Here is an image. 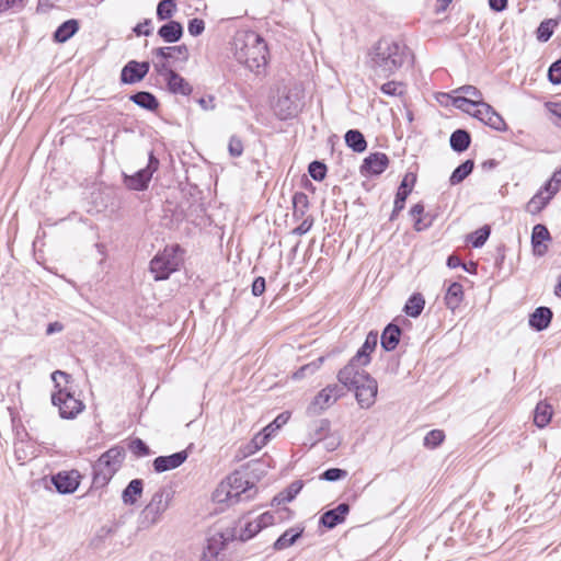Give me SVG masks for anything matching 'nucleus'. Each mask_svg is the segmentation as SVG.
<instances>
[{
    "mask_svg": "<svg viewBox=\"0 0 561 561\" xmlns=\"http://www.w3.org/2000/svg\"><path fill=\"white\" fill-rule=\"evenodd\" d=\"M176 11V3L173 0H161L157 5V18L160 21L170 20Z\"/></svg>",
    "mask_w": 561,
    "mask_h": 561,
    "instance_id": "ea45409f",
    "label": "nucleus"
},
{
    "mask_svg": "<svg viewBox=\"0 0 561 561\" xmlns=\"http://www.w3.org/2000/svg\"><path fill=\"white\" fill-rule=\"evenodd\" d=\"M389 165V158L383 152H374L367 156L360 165L363 176L380 175Z\"/></svg>",
    "mask_w": 561,
    "mask_h": 561,
    "instance_id": "f8f14e48",
    "label": "nucleus"
},
{
    "mask_svg": "<svg viewBox=\"0 0 561 561\" xmlns=\"http://www.w3.org/2000/svg\"><path fill=\"white\" fill-rule=\"evenodd\" d=\"M337 379L344 387L355 391L360 408L369 409L375 403L377 381L364 369H353L352 365H345L339 371Z\"/></svg>",
    "mask_w": 561,
    "mask_h": 561,
    "instance_id": "7ed1b4c3",
    "label": "nucleus"
},
{
    "mask_svg": "<svg viewBox=\"0 0 561 561\" xmlns=\"http://www.w3.org/2000/svg\"><path fill=\"white\" fill-rule=\"evenodd\" d=\"M80 474L78 471H62L51 477V482L61 494L73 493L79 486Z\"/></svg>",
    "mask_w": 561,
    "mask_h": 561,
    "instance_id": "ddd939ff",
    "label": "nucleus"
},
{
    "mask_svg": "<svg viewBox=\"0 0 561 561\" xmlns=\"http://www.w3.org/2000/svg\"><path fill=\"white\" fill-rule=\"evenodd\" d=\"M491 229L489 226L476 230L470 234L469 241L473 248H481L488 240Z\"/></svg>",
    "mask_w": 561,
    "mask_h": 561,
    "instance_id": "a19ab883",
    "label": "nucleus"
},
{
    "mask_svg": "<svg viewBox=\"0 0 561 561\" xmlns=\"http://www.w3.org/2000/svg\"><path fill=\"white\" fill-rule=\"evenodd\" d=\"M170 501L171 492L164 488L159 489L140 513L141 526L148 528L157 524L168 510Z\"/></svg>",
    "mask_w": 561,
    "mask_h": 561,
    "instance_id": "6e6552de",
    "label": "nucleus"
},
{
    "mask_svg": "<svg viewBox=\"0 0 561 561\" xmlns=\"http://www.w3.org/2000/svg\"><path fill=\"white\" fill-rule=\"evenodd\" d=\"M560 190V183L554 182L553 180H549L546 182L543 187L540 190L546 193L547 196H550V199L559 192Z\"/></svg>",
    "mask_w": 561,
    "mask_h": 561,
    "instance_id": "e2e57ef3",
    "label": "nucleus"
},
{
    "mask_svg": "<svg viewBox=\"0 0 561 561\" xmlns=\"http://www.w3.org/2000/svg\"><path fill=\"white\" fill-rule=\"evenodd\" d=\"M302 486L304 483L300 480L291 482L283 492L278 493L273 499V502H276L277 504L291 502L299 494Z\"/></svg>",
    "mask_w": 561,
    "mask_h": 561,
    "instance_id": "473e14b6",
    "label": "nucleus"
},
{
    "mask_svg": "<svg viewBox=\"0 0 561 561\" xmlns=\"http://www.w3.org/2000/svg\"><path fill=\"white\" fill-rule=\"evenodd\" d=\"M414 181H415V178L413 176L411 184H409L408 175H405V178L402 180L400 186L398 187L394 203H393V204H396L397 210H402L404 208L405 201H407L408 196L410 195V193L412 192Z\"/></svg>",
    "mask_w": 561,
    "mask_h": 561,
    "instance_id": "f704fd0d",
    "label": "nucleus"
},
{
    "mask_svg": "<svg viewBox=\"0 0 561 561\" xmlns=\"http://www.w3.org/2000/svg\"><path fill=\"white\" fill-rule=\"evenodd\" d=\"M463 299V289L460 283L454 282L451 283L445 294V304L446 306L455 310L459 307Z\"/></svg>",
    "mask_w": 561,
    "mask_h": 561,
    "instance_id": "bb28decb",
    "label": "nucleus"
},
{
    "mask_svg": "<svg viewBox=\"0 0 561 561\" xmlns=\"http://www.w3.org/2000/svg\"><path fill=\"white\" fill-rule=\"evenodd\" d=\"M434 218L435 217L430 213L423 214L422 217H417L416 220L414 221V229L416 231H423L430 228L433 225Z\"/></svg>",
    "mask_w": 561,
    "mask_h": 561,
    "instance_id": "864d4df0",
    "label": "nucleus"
},
{
    "mask_svg": "<svg viewBox=\"0 0 561 561\" xmlns=\"http://www.w3.org/2000/svg\"><path fill=\"white\" fill-rule=\"evenodd\" d=\"M324 389L328 392V394H330L331 400H333V402H336L341 397L344 396V387L343 386H339V385L334 383V385L327 386Z\"/></svg>",
    "mask_w": 561,
    "mask_h": 561,
    "instance_id": "bf43d9fd",
    "label": "nucleus"
},
{
    "mask_svg": "<svg viewBox=\"0 0 561 561\" xmlns=\"http://www.w3.org/2000/svg\"><path fill=\"white\" fill-rule=\"evenodd\" d=\"M345 144L355 152H364L367 148V141L364 135L357 129H350L346 131Z\"/></svg>",
    "mask_w": 561,
    "mask_h": 561,
    "instance_id": "cd10ccee",
    "label": "nucleus"
},
{
    "mask_svg": "<svg viewBox=\"0 0 561 561\" xmlns=\"http://www.w3.org/2000/svg\"><path fill=\"white\" fill-rule=\"evenodd\" d=\"M158 35L165 43H176L183 36V26L180 22L170 20L158 30Z\"/></svg>",
    "mask_w": 561,
    "mask_h": 561,
    "instance_id": "412c9836",
    "label": "nucleus"
},
{
    "mask_svg": "<svg viewBox=\"0 0 561 561\" xmlns=\"http://www.w3.org/2000/svg\"><path fill=\"white\" fill-rule=\"evenodd\" d=\"M550 196L543 195L542 191H539L529 202L528 209L531 213L540 211L549 203Z\"/></svg>",
    "mask_w": 561,
    "mask_h": 561,
    "instance_id": "79ce46f5",
    "label": "nucleus"
},
{
    "mask_svg": "<svg viewBox=\"0 0 561 561\" xmlns=\"http://www.w3.org/2000/svg\"><path fill=\"white\" fill-rule=\"evenodd\" d=\"M400 88H401V83L396 82V81H389V82L383 83L381 85L380 90L382 93H385L387 95L396 96V95H400L402 93Z\"/></svg>",
    "mask_w": 561,
    "mask_h": 561,
    "instance_id": "6e6d98bb",
    "label": "nucleus"
},
{
    "mask_svg": "<svg viewBox=\"0 0 561 561\" xmlns=\"http://www.w3.org/2000/svg\"><path fill=\"white\" fill-rule=\"evenodd\" d=\"M256 488L250 482L248 474L242 471H233L214 492V500L229 505L249 501L254 497Z\"/></svg>",
    "mask_w": 561,
    "mask_h": 561,
    "instance_id": "20e7f679",
    "label": "nucleus"
},
{
    "mask_svg": "<svg viewBox=\"0 0 561 561\" xmlns=\"http://www.w3.org/2000/svg\"><path fill=\"white\" fill-rule=\"evenodd\" d=\"M79 31V22L70 19L61 23L55 31L53 38L56 43H66Z\"/></svg>",
    "mask_w": 561,
    "mask_h": 561,
    "instance_id": "5701e85b",
    "label": "nucleus"
},
{
    "mask_svg": "<svg viewBox=\"0 0 561 561\" xmlns=\"http://www.w3.org/2000/svg\"><path fill=\"white\" fill-rule=\"evenodd\" d=\"M552 311L548 307H538L529 316V325L536 331H542L549 327L552 320Z\"/></svg>",
    "mask_w": 561,
    "mask_h": 561,
    "instance_id": "aec40b11",
    "label": "nucleus"
},
{
    "mask_svg": "<svg viewBox=\"0 0 561 561\" xmlns=\"http://www.w3.org/2000/svg\"><path fill=\"white\" fill-rule=\"evenodd\" d=\"M289 419V414L287 413H280L272 423H270L265 428L264 432L268 433L273 436L274 433L279 430L283 425L287 423Z\"/></svg>",
    "mask_w": 561,
    "mask_h": 561,
    "instance_id": "09e8293b",
    "label": "nucleus"
},
{
    "mask_svg": "<svg viewBox=\"0 0 561 561\" xmlns=\"http://www.w3.org/2000/svg\"><path fill=\"white\" fill-rule=\"evenodd\" d=\"M234 58L249 70L260 72L267 62V46L264 39L253 31L237 33L233 38Z\"/></svg>",
    "mask_w": 561,
    "mask_h": 561,
    "instance_id": "f03ea898",
    "label": "nucleus"
},
{
    "mask_svg": "<svg viewBox=\"0 0 561 561\" xmlns=\"http://www.w3.org/2000/svg\"><path fill=\"white\" fill-rule=\"evenodd\" d=\"M187 459V453L181 450L169 456H159L153 460V469L156 472L161 473L175 468H179Z\"/></svg>",
    "mask_w": 561,
    "mask_h": 561,
    "instance_id": "4468645a",
    "label": "nucleus"
},
{
    "mask_svg": "<svg viewBox=\"0 0 561 561\" xmlns=\"http://www.w3.org/2000/svg\"><path fill=\"white\" fill-rule=\"evenodd\" d=\"M348 513L350 505L347 503H340L335 508L329 510L321 515L320 524L328 529H332L343 523Z\"/></svg>",
    "mask_w": 561,
    "mask_h": 561,
    "instance_id": "dca6fc26",
    "label": "nucleus"
},
{
    "mask_svg": "<svg viewBox=\"0 0 561 561\" xmlns=\"http://www.w3.org/2000/svg\"><path fill=\"white\" fill-rule=\"evenodd\" d=\"M128 448L137 457H144L150 454V449L147 444L138 437L130 440Z\"/></svg>",
    "mask_w": 561,
    "mask_h": 561,
    "instance_id": "a18cd8bd",
    "label": "nucleus"
},
{
    "mask_svg": "<svg viewBox=\"0 0 561 561\" xmlns=\"http://www.w3.org/2000/svg\"><path fill=\"white\" fill-rule=\"evenodd\" d=\"M425 306V299L420 293H415L405 302L404 312L412 318H417Z\"/></svg>",
    "mask_w": 561,
    "mask_h": 561,
    "instance_id": "7c9ffc66",
    "label": "nucleus"
},
{
    "mask_svg": "<svg viewBox=\"0 0 561 561\" xmlns=\"http://www.w3.org/2000/svg\"><path fill=\"white\" fill-rule=\"evenodd\" d=\"M550 21L542 22L538 27V39L547 42L552 36V30L549 28Z\"/></svg>",
    "mask_w": 561,
    "mask_h": 561,
    "instance_id": "0e129e2a",
    "label": "nucleus"
},
{
    "mask_svg": "<svg viewBox=\"0 0 561 561\" xmlns=\"http://www.w3.org/2000/svg\"><path fill=\"white\" fill-rule=\"evenodd\" d=\"M229 537H225L224 534L218 533L207 539V545L203 551L201 561H218V556L225 546Z\"/></svg>",
    "mask_w": 561,
    "mask_h": 561,
    "instance_id": "2eb2a0df",
    "label": "nucleus"
},
{
    "mask_svg": "<svg viewBox=\"0 0 561 561\" xmlns=\"http://www.w3.org/2000/svg\"><path fill=\"white\" fill-rule=\"evenodd\" d=\"M308 172L314 181H322L327 175V165L321 161H312Z\"/></svg>",
    "mask_w": 561,
    "mask_h": 561,
    "instance_id": "c03bdc74",
    "label": "nucleus"
},
{
    "mask_svg": "<svg viewBox=\"0 0 561 561\" xmlns=\"http://www.w3.org/2000/svg\"><path fill=\"white\" fill-rule=\"evenodd\" d=\"M312 224H313L312 219H309V218L304 219V221L297 228L294 229V233L298 234V236H302V234L307 233L311 229Z\"/></svg>",
    "mask_w": 561,
    "mask_h": 561,
    "instance_id": "774afa93",
    "label": "nucleus"
},
{
    "mask_svg": "<svg viewBox=\"0 0 561 561\" xmlns=\"http://www.w3.org/2000/svg\"><path fill=\"white\" fill-rule=\"evenodd\" d=\"M154 68L158 72L159 76L163 77L164 78V81L168 80V78H170V72H175L167 61H162L160 64H156L154 65Z\"/></svg>",
    "mask_w": 561,
    "mask_h": 561,
    "instance_id": "338daca9",
    "label": "nucleus"
},
{
    "mask_svg": "<svg viewBox=\"0 0 561 561\" xmlns=\"http://www.w3.org/2000/svg\"><path fill=\"white\" fill-rule=\"evenodd\" d=\"M144 490V482L141 479L131 480L124 489L122 499L125 504L133 505L141 496Z\"/></svg>",
    "mask_w": 561,
    "mask_h": 561,
    "instance_id": "a878e982",
    "label": "nucleus"
},
{
    "mask_svg": "<svg viewBox=\"0 0 561 561\" xmlns=\"http://www.w3.org/2000/svg\"><path fill=\"white\" fill-rule=\"evenodd\" d=\"M560 190V183L554 182L553 180H549L546 182L543 187L540 190L546 193L547 196H550V199L559 192Z\"/></svg>",
    "mask_w": 561,
    "mask_h": 561,
    "instance_id": "680f3d73",
    "label": "nucleus"
},
{
    "mask_svg": "<svg viewBox=\"0 0 561 561\" xmlns=\"http://www.w3.org/2000/svg\"><path fill=\"white\" fill-rule=\"evenodd\" d=\"M401 333H402V330L399 325L389 323L383 329V331L381 333V337H380L381 347L386 352L393 351L400 342Z\"/></svg>",
    "mask_w": 561,
    "mask_h": 561,
    "instance_id": "6ab92c4d",
    "label": "nucleus"
},
{
    "mask_svg": "<svg viewBox=\"0 0 561 561\" xmlns=\"http://www.w3.org/2000/svg\"><path fill=\"white\" fill-rule=\"evenodd\" d=\"M148 61H128L121 71V82L124 84H134L141 81L149 72Z\"/></svg>",
    "mask_w": 561,
    "mask_h": 561,
    "instance_id": "9b49d317",
    "label": "nucleus"
},
{
    "mask_svg": "<svg viewBox=\"0 0 561 561\" xmlns=\"http://www.w3.org/2000/svg\"><path fill=\"white\" fill-rule=\"evenodd\" d=\"M165 83L168 91L172 94L188 96L193 92L192 84L176 71L170 72V78Z\"/></svg>",
    "mask_w": 561,
    "mask_h": 561,
    "instance_id": "a211bd4d",
    "label": "nucleus"
},
{
    "mask_svg": "<svg viewBox=\"0 0 561 561\" xmlns=\"http://www.w3.org/2000/svg\"><path fill=\"white\" fill-rule=\"evenodd\" d=\"M347 477V471L340 468H330L327 469L321 476L320 479L325 481H339Z\"/></svg>",
    "mask_w": 561,
    "mask_h": 561,
    "instance_id": "49530a36",
    "label": "nucleus"
},
{
    "mask_svg": "<svg viewBox=\"0 0 561 561\" xmlns=\"http://www.w3.org/2000/svg\"><path fill=\"white\" fill-rule=\"evenodd\" d=\"M205 30V23L202 19H192L188 21L187 31L192 36L201 35Z\"/></svg>",
    "mask_w": 561,
    "mask_h": 561,
    "instance_id": "5fc2aeb1",
    "label": "nucleus"
},
{
    "mask_svg": "<svg viewBox=\"0 0 561 561\" xmlns=\"http://www.w3.org/2000/svg\"><path fill=\"white\" fill-rule=\"evenodd\" d=\"M183 263V250L179 244L165 247L158 252L149 264L154 280H165L176 272Z\"/></svg>",
    "mask_w": 561,
    "mask_h": 561,
    "instance_id": "0eeeda50",
    "label": "nucleus"
},
{
    "mask_svg": "<svg viewBox=\"0 0 561 561\" xmlns=\"http://www.w3.org/2000/svg\"><path fill=\"white\" fill-rule=\"evenodd\" d=\"M333 400H331L330 394L322 389L312 400V402L308 405L306 413L309 416H316L322 413L327 408L333 404Z\"/></svg>",
    "mask_w": 561,
    "mask_h": 561,
    "instance_id": "b1692460",
    "label": "nucleus"
},
{
    "mask_svg": "<svg viewBox=\"0 0 561 561\" xmlns=\"http://www.w3.org/2000/svg\"><path fill=\"white\" fill-rule=\"evenodd\" d=\"M196 102L203 111H214L216 108V98L213 94L202 96Z\"/></svg>",
    "mask_w": 561,
    "mask_h": 561,
    "instance_id": "4d7b16f0",
    "label": "nucleus"
},
{
    "mask_svg": "<svg viewBox=\"0 0 561 561\" xmlns=\"http://www.w3.org/2000/svg\"><path fill=\"white\" fill-rule=\"evenodd\" d=\"M265 286H266L265 278L261 277V276L256 277L252 284L253 296H255V297L261 296L265 291Z\"/></svg>",
    "mask_w": 561,
    "mask_h": 561,
    "instance_id": "69168bd1",
    "label": "nucleus"
},
{
    "mask_svg": "<svg viewBox=\"0 0 561 561\" xmlns=\"http://www.w3.org/2000/svg\"><path fill=\"white\" fill-rule=\"evenodd\" d=\"M301 535H302V529H300V530H295L293 528L287 529L274 542V549L275 550H284V549L293 546Z\"/></svg>",
    "mask_w": 561,
    "mask_h": 561,
    "instance_id": "c9c22d12",
    "label": "nucleus"
},
{
    "mask_svg": "<svg viewBox=\"0 0 561 561\" xmlns=\"http://www.w3.org/2000/svg\"><path fill=\"white\" fill-rule=\"evenodd\" d=\"M156 56L168 60L173 57V54H178L182 57L183 60H186L188 57V49L185 45L171 46V47H159L154 51Z\"/></svg>",
    "mask_w": 561,
    "mask_h": 561,
    "instance_id": "e433bc0d",
    "label": "nucleus"
},
{
    "mask_svg": "<svg viewBox=\"0 0 561 561\" xmlns=\"http://www.w3.org/2000/svg\"><path fill=\"white\" fill-rule=\"evenodd\" d=\"M129 100L141 108L147 111H156L159 107L157 98L148 91H139L129 96Z\"/></svg>",
    "mask_w": 561,
    "mask_h": 561,
    "instance_id": "393cba45",
    "label": "nucleus"
},
{
    "mask_svg": "<svg viewBox=\"0 0 561 561\" xmlns=\"http://www.w3.org/2000/svg\"><path fill=\"white\" fill-rule=\"evenodd\" d=\"M124 458L125 449L121 446H114L102 454L92 467L93 485L105 486L121 468Z\"/></svg>",
    "mask_w": 561,
    "mask_h": 561,
    "instance_id": "423d86ee",
    "label": "nucleus"
},
{
    "mask_svg": "<svg viewBox=\"0 0 561 561\" xmlns=\"http://www.w3.org/2000/svg\"><path fill=\"white\" fill-rule=\"evenodd\" d=\"M474 168L473 160H466L458 165L449 178L450 185H457L461 183L467 176H469Z\"/></svg>",
    "mask_w": 561,
    "mask_h": 561,
    "instance_id": "72a5a7b5",
    "label": "nucleus"
},
{
    "mask_svg": "<svg viewBox=\"0 0 561 561\" xmlns=\"http://www.w3.org/2000/svg\"><path fill=\"white\" fill-rule=\"evenodd\" d=\"M378 343V333L370 331L364 344L357 351V353L351 358L347 365H352L353 369H363L370 363V353L376 348Z\"/></svg>",
    "mask_w": 561,
    "mask_h": 561,
    "instance_id": "1a4fd4ad",
    "label": "nucleus"
},
{
    "mask_svg": "<svg viewBox=\"0 0 561 561\" xmlns=\"http://www.w3.org/2000/svg\"><path fill=\"white\" fill-rule=\"evenodd\" d=\"M445 438V434L440 430H432L424 437V446L428 448H435L439 446Z\"/></svg>",
    "mask_w": 561,
    "mask_h": 561,
    "instance_id": "37998d69",
    "label": "nucleus"
},
{
    "mask_svg": "<svg viewBox=\"0 0 561 561\" xmlns=\"http://www.w3.org/2000/svg\"><path fill=\"white\" fill-rule=\"evenodd\" d=\"M262 527L260 526V523L256 520L249 522L245 524L244 528L240 533V539L242 541L251 539L253 536H255Z\"/></svg>",
    "mask_w": 561,
    "mask_h": 561,
    "instance_id": "de8ad7c7",
    "label": "nucleus"
},
{
    "mask_svg": "<svg viewBox=\"0 0 561 561\" xmlns=\"http://www.w3.org/2000/svg\"><path fill=\"white\" fill-rule=\"evenodd\" d=\"M271 437L270 432L266 433L263 431L253 437L251 445H253L254 450H259L267 444Z\"/></svg>",
    "mask_w": 561,
    "mask_h": 561,
    "instance_id": "13d9d810",
    "label": "nucleus"
},
{
    "mask_svg": "<svg viewBox=\"0 0 561 561\" xmlns=\"http://www.w3.org/2000/svg\"><path fill=\"white\" fill-rule=\"evenodd\" d=\"M412 58L413 56L405 44L381 38L374 47L370 66L375 75L387 78L405 62L412 61Z\"/></svg>",
    "mask_w": 561,
    "mask_h": 561,
    "instance_id": "f257e3e1",
    "label": "nucleus"
},
{
    "mask_svg": "<svg viewBox=\"0 0 561 561\" xmlns=\"http://www.w3.org/2000/svg\"><path fill=\"white\" fill-rule=\"evenodd\" d=\"M548 240H550V233L546 226L536 225L531 233V245L535 255L542 256L546 254L548 247L545 244V241Z\"/></svg>",
    "mask_w": 561,
    "mask_h": 561,
    "instance_id": "f3484780",
    "label": "nucleus"
},
{
    "mask_svg": "<svg viewBox=\"0 0 561 561\" xmlns=\"http://www.w3.org/2000/svg\"><path fill=\"white\" fill-rule=\"evenodd\" d=\"M548 79L552 84L561 83V59L554 61L548 70Z\"/></svg>",
    "mask_w": 561,
    "mask_h": 561,
    "instance_id": "3c124183",
    "label": "nucleus"
},
{
    "mask_svg": "<svg viewBox=\"0 0 561 561\" xmlns=\"http://www.w3.org/2000/svg\"><path fill=\"white\" fill-rule=\"evenodd\" d=\"M455 93L462 94V96H467L472 100H482V93L479 89L473 85H462L458 88Z\"/></svg>",
    "mask_w": 561,
    "mask_h": 561,
    "instance_id": "603ef678",
    "label": "nucleus"
},
{
    "mask_svg": "<svg viewBox=\"0 0 561 561\" xmlns=\"http://www.w3.org/2000/svg\"><path fill=\"white\" fill-rule=\"evenodd\" d=\"M552 407L547 402L540 401L534 412V423L542 428L549 424L552 417Z\"/></svg>",
    "mask_w": 561,
    "mask_h": 561,
    "instance_id": "c756f323",
    "label": "nucleus"
},
{
    "mask_svg": "<svg viewBox=\"0 0 561 561\" xmlns=\"http://www.w3.org/2000/svg\"><path fill=\"white\" fill-rule=\"evenodd\" d=\"M472 116L497 131H505L507 125L503 117L488 103H480V108L474 110Z\"/></svg>",
    "mask_w": 561,
    "mask_h": 561,
    "instance_id": "9d476101",
    "label": "nucleus"
},
{
    "mask_svg": "<svg viewBox=\"0 0 561 561\" xmlns=\"http://www.w3.org/2000/svg\"><path fill=\"white\" fill-rule=\"evenodd\" d=\"M70 375L56 370L51 374L56 391L51 394V403L59 409V415L62 419H75L83 409L81 400L75 398L73 392L67 387Z\"/></svg>",
    "mask_w": 561,
    "mask_h": 561,
    "instance_id": "39448f33",
    "label": "nucleus"
},
{
    "mask_svg": "<svg viewBox=\"0 0 561 561\" xmlns=\"http://www.w3.org/2000/svg\"><path fill=\"white\" fill-rule=\"evenodd\" d=\"M331 430V422L328 419H321L313 423L310 437L313 440L312 446L328 437Z\"/></svg>",
    "mask_w": 561,
    "mask_h": 561,
    "instance_id": "2f4dec72",
    "label": "nucleus"
},
{
    "mask_svg": "<svg viewBox=\"0 0 561 561\" xmlns=\"http://www.w3.org/2000/svg\"><path fill=\"white\" fill-rule=\"evenodd\" d=\"M480 103L484 102L482 100H472L462 95H458L453 99V105L456 108H459L471 115L474 112V110L480 108Z\"/></svg>",
    "mask_w": 561,
    "mask_h": 561,
    "instance_id": "4c0bfd02",
    "label": "nucleus"
},
{
    "mask_svg": "<svg viewBox=\"0 0 561 561\" xmlns=\"http://www.w3.org/2000/svg\"><path fill=\"white\" fill-rule=\"evenodd\" d=\"M151 24H152L151 20L146 19L142 23H139L134 27V32L138 36H140V35L149 36L152 33Z\"/></svg>",
    "mask_w": 561,
    "mask_h": 561,
    "instance_id": "052dcab7",
    "label": "nucleus"
},
{
    "mask_svg": "<svg viewBox=\"0 0 561 561\" xmlns=\"http://www.w3.org/2000/svg\"><path fill=\"white\" fill-rule=\"evenodd\" d=\"M450 147L456 152H463L471 142L470 134L465 129H457L450 135Z\"/></svg>",
    "mask_w": 561,
    "mask_h": 561,
    "instance_id": "c85d7f7f",
    "label": "nucleus"
},
{
    "mask_svg": "<svg viewBox=\"0 0 561 561\" xmlns=\"http://www.w3.org/2000/svg\"><path fill=\"white\" fill-rule=\"evenodd\" d=\"M151 180L150 171L144 169L137 171L133 175L124 174V184L127 188L133 191H144L148 187Z\"/></svg>",
    "mask_w": 561,
    "mask_h": 561,
    "instance_id": "4be33fe9",
    "label": "nucleus"
},
{
    "mask_svg": "<svg viewBox=\"0 0 561 561\" xmlns=\"http://www.w3.org/2000/svg\"><path fill=\"white\" fill-rule=\"evenodd\" d=\"M293 206L294 217L302 218L309 208L308 195L304 192H296L293 196Z\"/></svg>",
    "mask_w": 561,
    "mask_h": 561,
    "instance_id": "58836bf2",
    "label": "nucleus"
},
{
    "mask_svg": "<svg viewBox=\"0 0 561 561\" xmlns=\"http://www.w3.org/2000/svg\"><path fill=\"white\" fill-rule=\"evenodd\" d=\"M228 151L231 157H240L243 153L242 140L237 136H231L228 144Z\"/></svg>",
    "mask_w": 561,
    "mask_h": 561,
    "instance_id": "8fccbe9b",
    "label": "nucleus"
}]
</instances>
